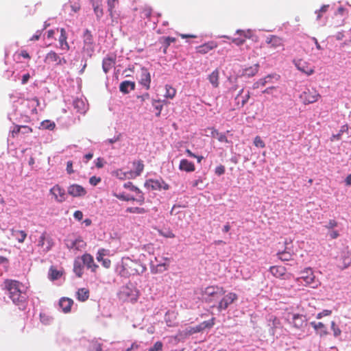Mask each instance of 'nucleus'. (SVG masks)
Masks as SVG:
<instances>
[{"mask_svg": "<svg viewBox=\"0 0 351 351\" xmlns=\"http://www.w3.org/2000/svg\"><path fill=\"white\" fill-rule=\"evenodd\" d=\"M3 289L8 293L9 298L16 305L23 304L27 300L24 285L16 280L5 279L3 282Z\"/></svg>", "mask_w": 351, "mask_h": 351, "instance_id": "1", "label": "nucleus"}, {"mask_svg": "<svg viewBox=\"0 0 351 351\" xmlns=\"http://www.w3.org/2000/svg\"><path fill=\"white\" fill-rule=\"evenodd\" d=\"M143 272L145 267H143L137 261H134L130 258H125L122 260L120 274L123 277H129L139 273V269Z\"/></svg>", "mask_w": 351, "mask_h": 351, "instance_id": "2", "label": "nucleus"}, {"mask_svg": "<svg viewBox=\"0 0 351 351\" xmlns=\"http://www.w3.org/2000/svg\"><path fill=\"white\" fill-rule=\"evenodd\" d=\"M226 290L223 287L217 285H210L202 291V300L206 303H212L219 298L224 295Z\"/></svg>", "mask_w": 351, "mask_h": 351, "instance_id": "3", "label": "nucleus"}, {"mask_svg": "<svg viewBox=\"0 0 351 351\" xmlns=\"http://www.w3.org/2000/svg\"><path fill=\"white\" fill-rule=\"evenodd\" d=\"M321 98V95L314 88H306L300 95V99L304 105L315 103Z\"/></svg>", "mask_w": 351, "mask_h": 351, "instance_id": "4", "label": "nucleus"}, {"mask_svg": "<svg viewBox=\"0 0 351 351\" xmlns=\"http://www.w3.org/2000/svg\"><path fill=\"white\" fill-rule=\"evenodd\" d=\"M302 280L305 282V285L311 286L312 288H317L320 285L318 280H316L315 276L311 268H306L301 272V276L298 278L296 280L300 282Z\"/></svg>", "mask_w": 351, "mask_h": 351, "instance_id": "5", "label": "nucleus"}, {"mask_svg": "<svg viewBox=\"0 0 351 351\" xmlns=\"http://www.w3.org/2000/svg\"><path fill=\"white\" fill-rule=\"evenodd\" d=\"M54 245L53 239L46 232L42 233L38 240V246L41 248L42 252L47 253L51 250Z\"/></svg>", "mask_w": 351, "mask_h": 351, "instance_id": "6", "label": "nucleus"}, {"mask_svg": "<svg viewBox=\"0 0 351 351\" xmlns=\"http://www.w3.org/2000/svg\"><path fill=\"white\" fill-rule=\"evenodd\" d=\"M265 43L269 48L275 50H284L285 49L283 38L276 35H269L267 36Z\"/></svg>", "mask_w": 351, "mask_h": 351, "instance_id": "7", "label": "nucleus"}, {"mask_svg": "<svg viewBox=\"0 0 351 351\" xmlns=\"http://www.w3.org/2000/svg\"><path fill=\"white\" fill-rule=\"evenodd\" d=\"M238 299V295L235 293L229 292L225 295L218 303L217 309L219 311L226 310L228 307Z\"/></svg>", "mask_w": 351, "mask_h": 351, "instance_id": "8", "label": "nucleus"}, {"mask_svg": "<svg viewBox=\"0 0 351 351\" xmlns=\"http://www.w3.org/2000/svg\"><path fill=\"white\" fill-rule=\"evenodd\" d=\"M44 62L47 64L55 63L56 65H64L67 63L64 57H61L54 51H50L46 54Z\"/></svg>", "mask_w": 351, "mask_h": 351, "instance_id": "9", "label": "nucleus"}, {"mask_svg": "<svg viewBox=\"0 0 351 351\" xmlns=\"http://www.w3.org/2000/svg\"><path fill=\"white\" fill-rule=\"evenodd\" d=\"M49 193L52 195L56 202L62 203L66 199L67 195L64 188L59 184L54 185L50 190Z\"/></svg>", "mask_w": 351, "mask_h": 351, "instance_id": "10", "label": "nucleus"}, {"mask_svg": "<svg viewBox=\"0 0 351 351\" xmlns=\"http://www.w3.org/2000/svg\"><path fill=\"white\" fill-rule=\"evenodd\" d=\"M295 67L301 72L311 75L314 73L315 70L313 66H311L309 63L302 59H299L293 61Z\"/></svg>", "mask_w": 351, "mask_h": 351, "instance_id": "11", "label": "nucleus"}, {"mask_svg": "<svg viewBox=\"0 0 351 351\" xmlns=\"http://www.w3.org/2000/svg\"><path fill=\"white\" fill-rule=\"evenodd\" d=\"M66 245L69 250L82 251L86 246V243L81 237H77L74 240H66Z\"/></svg>", "mask_w": 351, "mask_h": 351, "instance_id": "12", "label": "nucleus"}, {"mask_svg": "<svg viewBox=\"0 0 351 351\" xmlns=\"http://www.w3.org/2000/svg\"><path fill=\"white\" fill-rule=\"evenodd\" d=\"M83 50L87 52H93L94 51L93 38L91 32L86 29L83 35Z\"/></svg>", "mask_w": 351, "mask_h": 351, "instance_id": "13", "label": "nucleus"}, {"mask_svg": "<svg viewBox=\"0 0 351 351\" xmlns=\"http://www.w3.org/2000/svg\"><path fill=\"white\" fill-rule=\"evenodd\" d=\"M139 83L145 88L146 90L150 88L151 75L148 70L142 67L139 74Z\"/></svg>", "mask_w": 351, "mask_h": 351, "instance_id": "14", "label": "nucleus"}, {"mask_svg": "<svg viewBox=\"0 0 351 351\" xmlns=\"http://www.w3.org/2000/svg\"><path fill=\"white\" fill-rule=\"evenodd\" d=\"M68 193L74 197H83L86 194V189L81 185L73 184L70 185L67 189Z\"/></svg>", "mask_w": 351, "mask_h": 351, "instance_id": "15", "label": "nucleus"}, {"mask_svg": "<svg viewBox=\"0 0 351 351\" xmlns=\"http://www.w3.org/2000/svg\"><path fill=\"white\" fill-rule=\"evenodd\" d=\"M133 167L134 168V171H128V174H129V176H128V179L134 178L141 174L144 169L143 162L141 160H134L133 162Z\"/></svg>", "mask_w": 351, "mask_h": 351, "instance_id": "16", "label": "nucleus"}, {"mask_svg": "<svg viewBox=\"0 0 351 351\" xmlns=\"http://www.w3.org/2000/svg\"><path fill=\"white\" fill-rule=\"evenodd\" d=\"M293 326L297 329L302 328L306 324V319L304 315L301 314H293L292 321L290 322Z\"/></svg>", "mask_w": 351, "mask_h": 351, "instance_id": "17", "label": "nucleus"}, {"mask_svg": "<svg viewBox=\"0 0 351 351\" xmlns=\"http://www.w3.org/2000/svg\"><path fill=\"white\" fill-rule=\"evenodd\" d=\"M351 265V253L348 252H342L339 259L338 266L341 269H346Z\"/></svg>", "mask_w": 351, "mask_h": 351, "instance_id": "18", "label": "nucleus"}, {"mask_svg": "<svg viewBox=\"0 0 351 351\" xmlns=\"http://www.w3.org/2000/svg\"><path fill=\"white\" fill-rule=\"evenodd\" d=\"M217 47V44L215 41H209L206 43L200 46L196 47V51L197 53L201 54H206L210 51L215 49Z\"/></svg>", "mask_w": 351, "mask_h": 351, "instance_id": "19", "label": "nucleus"}, {"mask_svg": "<svg viewBox=\"0 0 351 351\" xmlns=\"http://www.w3.org/2000/svg\"><path fill=\"white\" fill-rule=\"evenodd\" d=\"M243 89H241L235 97V101L238 108H242L250 97V93L249 91H247L245 95H243Z\"/></svg>", "mask_w": 351, "mask_h": 351, "instance_id": "20", "label": "nucleus"}, {"mask_svg": "<svg viewBox=\"0 0 351 351\" xmlns=\"http://www.w3.org/2000/svg\"><path fill=\"white\" fill-rule=\"evenodd\" d=\"M82 261L88 269L93 271H95L98 266L95 263L93 257L89 254H84L82 256Z\"/></svg>", "mask_w": 351, "mask_h": 351, "instance_id": "21", "label": "nucleus"}, {"mask_svg": "<svg viewBox=\"0 0 351 351\" xmlns=\"http://www.w3.org/2000/svg\"><path fill=\"white\" fill-rule=\"evenodd\" d=\"M60 32V36L58 39L60 48L62 50L69 51L70 49V46L67 42V35L66 31L64 28H61Z\"/></svg>", "mask_w": 351, "mask_h": 351, "instance_id": "22", "label": "nucleus"}, {"mask_svg": "<svg viewBox=\"0 0 351 351\" xmlns=\"http://www.w3.org/2000/svg\"><path fill=\"white\" fill-rule=\"evenodd\" d=\"M179 169L186 172H193L195 170V167L193 162L187 159H182L180 162Z\"/></svg>", "mask_w": 351, "mask_h": 351, "instance_id": "23", "label": "nucleus"}, {"mask_svg": "<svg viewBox=\"0 0 351 351\" xmlns=\"http://www.w3.org/2000/svg\"><path fill=\"white\" fill-rule=\"evenodd\" d=\"M73 301L69 298H62L59 302V306L65 313L71 311Z\"/></svg>", "mask_w": 351, "mask_h": 351, "instance_id": "24", "label": "nucleus"}, {"mask_svg": "<svg viewBox=\"0 0 351 351\" xmlns=\"http://www.w3.org/2000/svg\"><path fill=\"white\" fill-rule=\"evenodd\" d=\"M271 274L276 278H285L286 268L283 266H271L269 269Z\"/></svg>", "mask_w": 351, "mask_h": 351, "instance_id": "25", "label": "nucleus"}, {"mask_svg": "<svg viewBox=\"0 0 351 351\" xmlns=\"http://www.w3.org/2000/svg\"><path fill=\"white\" fill-rule=\"evenodd\" d=\"M293 252L286 246L285 250L277 253V256L282 261H288L293 259Z\"/></svg>", "mask_w": 351, "mask_h": 351, "instance_id": "26", "label": "nucleus"}, {"mask_svg": "<svg viewBox=\"0 0 351 351\" xmlns=\"http://www.w3.org/2000/svg\"><path fill=\"white\" fill-rule=\"evenodd\" d=\"M260 65L258 63H256L254 65L246 67L243 69L242 72V75L243 76H246L248 77L254 76L259 70Z\"/></svg>", "mask_w": 351, "mask_h": 351, "instance_id": "27", "label": "nucleus"}, {"mask_svg": "<svg viewBox=\"0 0 351 351\" xmlns=\"http://www.w3.org/2000/svg\"><path fill=\"white\" fill-rule=\"evenodd\" d=\"M119 4V0H107L108 11L112 22L117 19L115 8Z\"/></svg>", "mask_w": 351, "mask_h": 351, "instance_id": "28", "label": "nucleus"}, {"mask_svg": "<svg viewBox=\"0 0 351 351\" xmlns=\"http://www.w3.org/2000/svg\"><path fill=\"white\" fill-rule=\"evenodd\" d=\"M236 33L239 34L240 37L231 38V41L237 46H240L245 42V38L248 36L247 32L244 30L238 29Z\"/></svg>", "mask_w": 351, "mask_h": 351, "instance_id": "29", "label": "nucleus"}, {"mask_svg": "<svg viewBox=\"0 0 351 351\" xmlns=\"http://www.w3.org/2000/svg\"><path fill=\"white\" fill-rule=\"evenodd\" d=\"M116 62V58L112 57H106L103 60L102 68L104 71L107 73L112 67H114Z\"/></svg>", "mask_w": 351, "mask_h": 351, "instance_id": "30", "label": "nucleus"}, {"mask_svg": "<svg viewBox=\"0 0 351 351\" xmlns=\"http://www.w3.org/2000/svg\"><path fill=\"white\" fill-rule=\"evenodd\" d=\"M135 88V83L130 81H123L120 84L119 90L124 94H128Z\"/></svg>", "mask_w": 351, "mask_h": 351, "instance_id": "31", "label": "nucleus"}, {"mask_svg": "<svg viewBox=\"0 0 351 351\" xmlns=\"http://www.w3.org/2000/svg\"><path fill=\"white\" fill-rule=\"evenodd\" d=\"M123 293L128 296L129 300L132 303L136 302L139 296L138 291L135 288L130 289L126 287L123 291Z\"/></svg>", "mask_w": 351, "mask_h": 351, "instance_id": "32", "label": "nucleus"}, {"mask_svg": "<svg viewBox=\"0 0 351 351\" xmlns=\"http://www.w3.org/2000/svg\"><path fill=\"white\" fill-rule=\"evenodd\" d=\"M311 325L320 336H324L328 334L327 328L322 322H312Z\"/></svg>", "mask_w": 351, "mask_h": 351, "instance_id": "33", "label": "nucleus"}, {"mask_svg": "<svg viewBox=\"0 0 351 351\" xmlns=\"http://www.w3.org/2000/svg\"><path fill=\"white\" fill-rule=\"evenodd\" d=\"M210 83L214 88H217L219 85V71L218 69L214 70L208 77Z\"/></svg>", "mask_w": 351, "mask_h": 351, "instance_id": "34", "label": "nucleus"}, {"mask_svg": "<svg viewBox=\"0 0 351 351\" xmlns=\"http://www.w3.org/2000/svg\"><path fill=\"white\" fill-rule=\"evenodd\" d=\"M89 298V290L86 288L79 289L77 291V298L79 301L85 302Z\"/></svg>", "mask_w": 351, "mask_h": 351, "instance_id": "35", "label": "nucleus"}, {"mask_svg": "<svg viewBox=\"0 0 351 351\" xmlns=\"http://www.w3.org/2000/svg\"><path fill=\"white\" fill-rule=\"evenodd\" d=\"M209 130H211L210 134H211L212 137L217 138L218 141L220 142H224V143L228 142V138L225 134L219 132V131L215 129L214 128H209Z\"/></svg>", "mask_w": 351, "mask_h": 351, "instance_id": "36", "label": "nucleus"}, {"mask_svg": "<svg viewBox=\"0 0 351 351\" xmlns=\"http://www.w3.org/2000/svg\"><path fill=\"white\" fill-rule=\"evenodd\" d=\"M169 265L166 263H160L156 265L151 266V271L153 274L162 273L167 270Z\"/></svg>", "mask_w": 351, "mask_h": 351, "instance_id": "37", "label": "nucleus"}, {"mask_svg": "<svg viewBox=\"0 0 351 351\" xmlns=\"http://www.w3.org/2000/svg\"><path fill=\"white\" fill-rule=\"evenodd\" d=\"M12 235L17 239L19 243H23L27 237V234L23 230H11Z\"/></svg>", "mask_w": 351, "mask_h": 351, "instance_id": "38", "label": "nucleus"}, {"mask_svg": "<svg viewBox=\"0 0 351 351\" xmlns=\"http://www.w3.org/2000/svg\"><path fill=\"white\" fill-rule=\"evenodd\" d=\"M94 13L96 15L97 19L99 20L104 15V10L102 8V3L97 4L95 3L94 5H92Z\"/></svg>", "mask_w": 351, "mask_h": 351, "instance_id": "39", "label": "nucleus"}, {"mask_svg": "<svg viewBox=\"0 0 351 351\" xmlns=\"http://www.w3.org/2000/svg\"><path fill=\"white\" fill-rule=\"evenodd\" d=\"M84 267L82 265L81 262L77 260H75L73 265V271L77 275V277H81L83 274Z\"/></svg>", "mask_w": 351, "mask_h": 351, "instance_id": "40", "label": "nucleus"}, {"mask_svg": "<svg viewBox=\"0 0 351 351\" xmlns=\"http://www.w3.org/2000/svg\"><path fill=\"white\" fill-rule=\"evenodd\" d=\"M348 131V125H343L341 127V129L339 130V132L337 134H333L331 137V141L334 140H340L341 138L342 134L344 132H347Z\"/></svg>", "mask_w": 351, "mask_h": 351, "instance_id": "41", "label": "nucleus"}, {"mask_svg": "<svg viewBox=\"0 0 351 351\" xmlns=\"http://www.w3.org/2000/svg\"><path fill=\"white\" fill-rule=\"evenodd\" d=\"M62 275V273L58 270H57L56 268L51 267L49 269V276L50 278L53 280H57L61 277Z\"/></svg>", "mask_w": 351, "mask_h": 351, "instance_id": "42", "label": "nucleus"}, {"mask_svg": "<svg viewBox=\"0 0 351 351\" xmlns=\"http://www.w3.org/2000/svg\"><path fill=\"white\" fill-rule=\"evenodd\" d=\"M152 8L149 6H145L142 9L141 16L144 19H150L152 14Z\"/></svg>", "mask_w": 351, "mask_h": 351, "instance_id": "43", "label": "nucleus"}, {"mask_svg": "<svg viewBox=\"0 0 351 351\" xmlns=\"http://www.w3.org/2000/svg\"><path fill=\"white\" fill-rule=\"evenodd\" d=\"M165 89H166V93H165V96L167 98L173 99L176 95V90L169 85H166Z\"/></svg>", "mask_w": 351, "mask_h": 351, "instance_id": "44", "label": "nucleus"}, {"mask_svg": "<svg viewBox=\"0 0 351 351\" xmlns=\"http://www.w3.org/2000/svg\"><path fill=\"white\" fill-rule=\"evenodd\" d=\"M271 78H272V75H268L265 77L260 79L258 81H257L256 82H255L254 84V85H253L254 88H258L261 86H265L267 84V80L271 79Z\"/></svg>", "mask_w": 351, "mask_h": 351, "instance_id": "45", "label": "nucleus"}, {"mask_svg": "<svg viewBox=\"0 0 351 351\" xmlns=\"http://www.w3.org/2000/svg\"><path fill=\"white\" fill-rule=\"evenodd\" d=\"M126 212L130 213L144 214L146 213V210L141 207H128L126 209Z\"/></svg>", "mask_w": 351, "mask_h": 351, "instance_id": "46", "label": "nucleus"}, {"mask_svg": "<svg viewBox=\"0 0 351 351\" xmlns=\"http://www.w3.org/2000/svg\"><path fill=\"white\" fill-rule=\"evenodd\" d=\"M28 102L29 104L33 107V109L32 110V113L36 114V107L38 106L40 104L38 99L37 97H34L32 99H28Z\"/></svg>", "mask_w": 351, "mask_h": 351, "instance_id": "47", "label": "nucleus"}, {"mask_svg": "<svg viewBox=\"0 0 351 351\" xmlns=\"http://www.w3.org/2000/svg\"><path fill=\"white\" fill-rule=\"evenodd\" d=\"M331 330L333 332V335L335 337H339L341 334V330L334 321L331 322Z\"/></svg>", "mask_w": 351, "mask_h": 351, "instance_id": "48", "label": "nucleus"}, {"mask_svg": "<svg viewBox=\"0 0 351 351\" xmlns=\"http://www.w3.org/2000/svg\"><path fill=\"white\" fill-rule=\"evenodd\" d=\"M162 39L163 40V43L165 45L164 52L165 53L166 52V49L170 45V44L171 43H173V42L176 41V38L168 36V37H162Z\"/></svg>", "mask_w": 351, "mask_h": 351, "instance_id": "49", "label": "nucleus"}, {"mask_svg": "<svg viewBox=\"0 0 351 351\" xmlns=\"http://www.w3.org/2000/svg\"><path fill=\"white\" fill-rule=\"evenodd\" d=\"M152 105L154 108L157 110V112L156 113V115L157 117H159L161 113V110L162 109V105L160 104V101L158 100H154L152 102Z\"/></svg>", "mask_w": 351, "mask_h": 351, "instance_id": "50", "label": "nucleus"}, {"mask_svg": "<svg viewBox=\"0 0 351 351\" xmlns=\"http://www.w3.org/2000/svg\"><path fill=\"white\" fill-rule=\"evenodd\" d=\"M215 318L213 317L208 321H204L201 323L202 326L203 327L204 330L206 328H212L215 324Z\"/></svg>", "mask_w": 351, "mask_h": 351, "instance_id": "51", "label": "nucleus"}, {"mask_svg": "<svg viewBox=\"0 0 351 351\" xmlns=\"http://www.w3.org/2000/svg\"><path fill=\"white\" fill-rule=\"evenodd\" d=\"M254 144L257 147L264 148L265 147V143L259 136L254 138Z\"/></svg>", "mask_w": 351, "mask_h": 351, "instance_id": "52", "label": "nucleus"}, {"mask_svg": "<svg viewBox=\"0 0 351 351\" xmlns=\"http://www.w3.org/2000/svg\"><path fill=\"white\" fill-rule=\"evenodd\" d=\"M163 348V344L161 341H156L154 346L149 349L148 351H162Z\"/></svg>", "mask_w": 351, "mask_h": 351, "instance_id": "53", "label": "nucleus"}, {"mask_svg": "<svg viewBox=\"0 0 351 351\" xmlns=\"http://www.w3.org/2000/svg\"><path fill=\"white\" fill-rule=\"evenodd\" d=\"M41 125L43 128L48 129V130H53L56 125L53 122H51L49 120L44 121L41 123Z\"/></svg>", "mask_w": 351, "mask_h": 351, "instance_id": "54", "label": "nucleus"}, {"mask_svg": "<svg viewBox=\"0 0 351 351\" xmlns=\"http://www.w3.org/2000/svg\"><path fill=\"white\" fill-rule=\"evenodd\" d=\"M270 321L272 322V328L273 330L280 328L281 326L280 321L278 318L275 316H272L270 319Z\"/></svg>", "mask_w": 351, "mask_h": 351, "instance_id": "55", "label": "nucleus"}, {"mask_svg": "<svg viewBox=\"0 0 351 351\" xmlns=\"http://www.w3.org/2000/svg\"><path fill=\"white\" fill-rule=\"evenodd\" d=\"M338 226V223L335 219H330L324 227L328 230H332Z\"/></svg>", "mask_w": 351, "mask_h": 351, "instance_id": "56", "label": "nucleus"}, {"mask_svg": "<svg viewBox=\"0 0 351 351\" xmlns=\"http://www.w3.org/2000/svg\"><path fill=\"white\" fill-rule=\"evenodd\" d=\"M114 174L116 176H117L120 179H125L128 178V176H129V174H128V172H123L122 170L118 169L114 172Z\"/></svg>", "mask_w": 351, "mask_h": 351, "instance_id": "57", "label": "nucleus"}, {"mask_svg": "<svg viewBox=\"0 0 351 351\" xmlns=\"http://www.w3.org/2000/svg\"><path fill=\"white\" fill-rule=\"evenodd\" d=\"M101 178L94 176L90 178L89 183L93 186H96L101 182Z\"/></svg>", "mask_w": 351, "mask_h": 351, "instance_id": "58", "label": "nucleus"}, {"mask_svg": "<svg viewBox=\"0 0 351 351\" xmlns=\"http://www.w3.org/2000/svg\"><path fill=\"white\" fill-rule=\"evenodd\" d=\"M159 234L165 238H174L175 237V234L170 230H168L166 232L160 230Z\"/></svg>", "mask_w": 351, "mask_h": 351, "instance_id": "59", "label": "nucleus"}, {"mask_svg": "<svg viewBox=\"0 0 351 351\" xmlns=\"http://www.w3.org/2000/svg\"><path fill=\"white\" fill-rule=\"evenodd\" d=\"M106 250L105 249H100L97 254V260L99 262H101L104 258V256H105Z\"/></svg>", "mask_w": 351, "mask_h": 351, "instance_id": "60", "label": "nucleus"}, {"mask_svg": "<svg viewBox=\"0 0 351 351\" xmlns=\"http://www.w3.org/2000/svg\"><path fill=\"white\" fill-rule=\"evenodd\" d=\"M21 125H15L11 132L12 137L15 138L21 132Z\"/></svg>", "mask_w": 351, "mask_h": 351, "instance_id": "61", "label": "nucleus"}, {"mask_svg": "<svg viewBox=\"0 0 351 351\" xmlns=\"http://www.w3.org/2000/svg\"><path fill=\"white\" fill-rule=\"evenodd\" d=\"M21 133H22L23 134H30L33 131L32 128L27 125H21Z\"/></svg>", "mask_w": 351, "mask_h": 351, "instance_id": "62", "label": "nucleus"}, {"mask_svg": "<svg viewBox=\"0 0 351 351\" xmlns=\"http://www.w3.org/2000/svg\"><path fill=\"white\" fill-rule=\"evenodd\" d=\"M71 10L75 12H78L80 10V3L79 1H77V2H72L71 1Z\"/></svg>", "mask_w": 351, "mask_h": 351, "instance_id": "63", "label": "nucleus"}, {"mask_svg": "<svg viewBox=\"0 0 351 351\" xmlns=\"http://www.w3.org/2000/svg\"><path fill=\"white\" fill-rule=\"evenodd\" d=\"M90 351H101V347L99 344L93 343L89 348Z\"/></svg>", "mask_w": 351, "mask_h": 351, "instance_id": "64", "label": "nucleus"}]
</instances>
